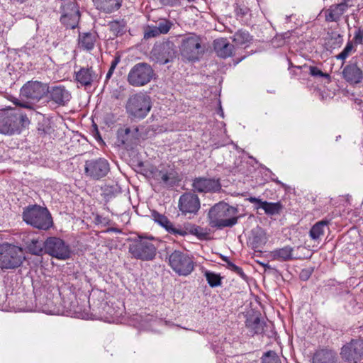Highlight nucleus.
<instances>
[{"label": "nucleus", "instance_id": "nucleus-49", "mask_svg": "<svg viewBox=\"0 0 363 363\" xmlns=\"http://www.w3.org/2000/svg\"><path fill=\"white\" fill-rule=\"evenodd\" d=\"M79 19L80 15H78V18H77L76 22L74 21V18L72 17V16L62 15L60 18V21L67 28L73 29L77 26Z\"/></svg>", "mask_w": 363, "mask_h": 363}, {"label": "nucleus", "instance_id": "nucleus-50", "mask_svg": "<svg viewBox=\"0 0 363 363\" xmlns=\"http://www.w3.org/2000/svg\"><path fill=\"white\" fill-rule=\"evenodd\" d=\"M352 50H354L353 43L352 41H348L343 50L336 56V58L344 62L350 55Z\"/></svg>", "mask_w": 363, "mask_h": 363}, {"label": "nucleus", "instance_id": "nucleus-20", "mask_svg": "<svg viewBox=\"0 0 363 363\" xmlns=\"http://www.w3.org/2000/svg\"><path fill=\"white\" fill-rule=\"evenodd\" d=\"M245 326L248 329L251 335L263 334L267 337H272L268 333V328H271L272 325L267 324L264 320H261L259 316L250 315L247 318Z\"/></svg>", "mask_w": 363, "mask_h": 363}, {"label": "nucleus", "instance_id": "nucleus-33", "mask_svg": "<svg viewBox=\"0 0 363 363\" xmlns=\"http://www.w3.org/2000/svg\"><path fill=\"white\" fill-rule=\"evenodd\" d=\"M78 302L76 295L73 293H69L67 296H63L61 301V305L63 307L62 313L66 315L71 316Z\"/></svg>", "mask_w": 363, "mask_h": 363}, {"label": "nucleus", "instance_id": "nucleus-2", "mask_svg": "<svg viewBox=\"0 0 363 363\" xmlns=\"http://www.w3.org/2000/svg\"><path fill=\"white\" fill-rule=\"evenodd\" d=\"M23 220L33 228L48 230L53 225L51 213L45 207L38 204L29 205L23 208Z\"/></svg>", "mask_w": 363, "mask_h": 363}, {"label": "nucleus", "instance_id": "nucleus-28", "mask_svg": "<svg viewBox=\"0 0 363 363\" xmlns=\"http://www.w3.org/2000/svg\"><path fill=\"white\" fill-rule=\"evenodd\" d=\"M313 363H337V354L332 350H320L314 354Z\"/></svg>", "mask_w": 363, "mask_h": 363}, {"label": "nucleus", "instance_id": "nucleus-38", "mask_svg": "<svg viewBox=\"0 0 363 363\" xmlns=\"http://www.w3.org/2000/svg\"><path fill=\"white\" fill-rule=\"evenodd\" d=\"M133 133L130 128H121L117 131V142L119 145H130L132 143Z\"/></svg>", "mask_w": 363, "mask_h": 363}, {"label": "nucleus", "instance_id": "nucleus-63", "mask_svg": "<svg viewBox=\"0 0 363 363\" xmlns=\"http://www.w3.org/2000/svg\"><path fill=\"white\" fill-rule=\"evenodd\" d=\"M226 268L231 270V269H233V267L235 266V264L233 262H232L230 259L228 260V262H226Z\"/></svg>", "mask_w": 363, "mask_h": 363}, {"label": "nucleus", "instance_id": "nucleus-48", "mask_svg": "<svg viewBox=\"0 0 363 363\" xmlns=\"http://www.w3.org/2000/svg\"><path fill=\"white\" fill-rule=\"evenodd\" d=\"M194 235H195L199 240H208L210 239V229L196 225V228H194Z\"/></svg>", "mask_w": 363, "mask_h": 363}, {"label": "nucleus", "instance_id": "nucleus-24", "mask_svg": "<svg viewBox=\"0 0 363 363\" xmlns=\"http://www.w3.org/2000/svg\"><path fill=\"white\" fill-rule=\"evenodd\" d=\"M98 38L99 35L96 32L79 33L77 39L78 48L89 52L95 48Z\"/></svg>", "mask_w": 363, "mask_h": 363}, {"label": "nucleus", "instance_id": "nucleus-7", "mask_svg": "<svg viewBox=\"0 0 363 363\" xmlns=\"http://www.w3.org/2000/svg\"><path fill=\"white\" fill-rule=\"evenodd\" d=\"M145 174L166 188L174 187L179 181L177 172L168 164H162L158 167L152 166L146 170Z\"/></svg>", "mask_w": 363, "mask_h": 363}, {"label": "nucleus", "instance_id": "nucleus-26", "mask_svg": "<svg viewBox=\"0 0 363 363\" xmlns=\"http://www.w3.org/2000/svg\"><path fill=\"white\" fill-rule=\"evenodd\" d=\"M95 9L101 13L110 14L117 11L122 6L123 0H91Z\"/></svg>", "mask_w": 363, "mask_h": 363}, {"label": "nucleus", "instance_id": "nucleus-9", "mask_svg": "<svg viewBox=\"0 0 363 363\" xmlns=\"http://www.w3.org/2000/svg\"><path fill=\"white\" fill-rule=\"evenodd\" d=\"M152 66L147 62H138L130 69L128 83L134 87H141L149 84L155 76Z\"/></svg>", "mask_w": 363, "mask_h": 363}, {"label": "nucleus", "instance_id": "nucleus-61", "mask_svg": "<svg viewBox=\"0 0 363 363\" xmlns=\"http://www.w3.org/2000/svg\"><path fill=\"white\" fill-rule=\"evenodd\" d=\"M226 268L231 270V269H233V267L235 266V264L233 262H232L230 259L228 260V262H226Z\"/></svg>", "mask_w": 363, "mask_h": 363}, {"label": "nucleus", "instance_id": "nucleus-41", "mask_svg": "<svg viewBox=\"0 0 363 363\" xmlns=\"http://www.w3.org/2000/svg\"><path fill=\"white\" fill-rule=\"evenodd\" d=\"M207 283L211 288H215L221 286L223 277L220 274L206 270L203 274Z\"/></svg>", "mask_w": 363, "mask_h": 363}, {"label": "nucleus", "instance_id": "nucleus-62", "mask_svg": "<svg viewBox=\"0 0 363 363\" xmlns=\"http://www.w3.org/2000/svg\"><path fill=\"white\" fill-rule=\"evenodd\" d=\"M226 268L231 270V269H233V267L235 266V264L233 262H232L230 259L228 260V262H226Z\"/></svg>", "mask_w": 363, "mask_h": 363}, {"label": "nucleus", "instance_id": "nucleus-16", "mask_svg": "<svg viewBox=\"0 0 363 363\" xmlns=\"http://www.w3.org/2000/svg\"><path fill=\"white\" fill-rule=\"evenodd\" d=\"M109 171L110 165L105 158L99 157L85 161V174L92 179L99 180L106 177Z\"/></svg>", "mask_w": 363, "mask_h": 363}, {"label": "nucleus", "instance_id": "nucleus-18", "mask_svg": "<svg viewBox=\"0 0 363 363\" xmlns=\"http://www.w3.org/2000/svg\"><path fill=\"white\" fill-rule=\"evenodd\" d=\"M192 191L196 193H215L221 189L219 179L196 177L192 179Z\"/></svg>", "mask_w": 363, "mask_h": 363}, {"label": "nucleus", "instance_id": "nucleus-52", "mask_svg": "<svg viewBox=\"0 0 363 363\" xmlns=\"http://www.w3.org/2000/svg\"><path fill=\"white\" fill-rule=\"evenodd\" d=\"M309 69V74L314 77H324L330 79V76L328 73L323 72L318 67L315 66H308Z\"/></svg>", "mask_w": 363, "mask_h": 363}, {"label": "nucleus", "instance_id": "nucleus-58", "mask_svg": "<svg viewBox=\"0 0 363 363\" xmlns=\"http://www.w3.org/2000/svg\"><path fill=\"white\" fill-rule=\"evenodd\" d=\"M94 136L97 140H102L99 131L97 128V125L96 124L94 125Z\"/></svg>", "mask_w": 363, "mask_h": 363}, {"label": "nucleus", "instance_id": "nucleus-23", "mask_svg": "<svg viewBox=\"0 0 363 363\" xmlns=\"http://www.w3.org/2000/svg\"><path fill=\"white\" fill-rule=\"evenodd\" d=\"M267 241V237L265 231L257 226L251 230L247 244L255 252H261Z\"/></svg>", "mask_w": 363, "mask_h": 363}, {"label": "nucleus", "instance_id": "nucleus-13", "mask_svg": "<svg viewBox=\"0 0 363 363\" xmlns=\"http://www.w3.org/2000/svg\"><path fill=\"white\" fill-rule=\"evenodd\" d=\"M200 208V199L194 192L186 191L179 196L178 201L179 215L191 219L198 214Z\"/></svg>", "mask_w": 363, "mask_h": 363}, {"label": "nucleus", "instance_id": "nucleus-29", "mask_svg": "<svg viewBox=\"0 0 363 363\" xmlns=\"http://www.w3.org/2000/svg\"><path fill=\"white\" fill-rule=\"evenodd\" d=\"M26 250L34 255H41L44 251V242L35 238H30L29 235L23 238Z\"/></svg>", "mask_w": 363, "mask_h": 363}, {"label": "nucleus", "instance_id": "nucleus-43", "mask_svg": "<svg viewBox=\"0 0 363 363\" xmlns=\"http://www.w3.org/2000/svg\"><path fill=\"white\" fill-rule=\"evenodd\" d=\"M53 130L52 121L49 118H43L38 124V131L41 135H50Z\"/></svg>", "mask_w": 363, "mask_h": 363}, {"label": "nucleus", "instance_id": "nucleus-53", "mask_svg": "<svg viewBox=\"0 0 363 363\" xmlns=\"http://www.w3.org/2000/svg\"><path fill=\"white\" fill-rule=\"evenodd\" d=\"M354 40L356 44H362L363 41V30L361 28L354 32Z\"/></svg>", "mask_w": 363, "mask_h": 363}, {"label": "nucleus", "instance_id": "nucleus-37", "mask_svg": "<svg viewBox=\"0 0 363 363\" xmlns=\"http://www.w3.org/2000/svg\"><path fill=\"white\" fill-rule=\"evenodd\" d=\"M252 40V36L247 31L239 30L233 35V41L237 45L248 47Z\"/></svg>", "mask_w": 363, "mask_h": 363}, {"label": "nucleus", "instance_id": "nucleus-40", "mask_svg": "<svg viewBox=\"0 0 363 363\" xmlns=\"http://www.w3.org/2000/svg\"><path fill=\"white\" fill-rule=\"evenodd\" d=\"M263 206L262 209L264 211V213L268 216H274L280 213L283 208V206L281 202H268L264 201V203H262Z\"/></svg>", "mask_w": 363, "mask_h": 363}, {"label": "nucleus", "instance_id": "nucleus-34", "mask_svg": "<svg viewBox=\"0 0 363 363\" xmlns=\"http://www.w3.org/2000/svg\"><path fill=\"white\" fill-rule=\"evenodd\" d=\"M152 220L159 224L160 226L164 228L169 233L173 234V230L175 226L169 220V218L163 214L160 213L157 211L154 210L151 213Z\"/></svg>", "mask_w": 363, "mask_h": 363}, {"label": "nucleus", "instance_id": "nucleus-15", "mask_svg": "<svg viewBox=\"0 0 363 363\" xmlns=\"http://www.w3.org/2000/svg\"><path fill=\"white\" fill-rule=\"evenodd\" d=\"M340 354L345 362H359L363 358V340L352 339L342 345Z\"/></svg>", "mask_w": 363, "mask_h": 363}, {"label": "nucleus", "instance_id": "nucleus-51", "mask_svg": "<svg viewBox=\"0 0 363 363\" xmlns=\"http://www.w3.org/2000/svg\"><path fill=\"white\" fill-rule=\"evenodd\" d=\"M160 35L156 26H147L144 30L143 38L145 40L156 38Z\"/></svg>", "mask_w": 363, "mask_h": 363}, {"label": "nucleus", "instance_id": "nucleus-17", "mask_svg": "<svg viewBox=\"0 0 363 363\" xmlns=\"http://www.w3.org/2000/svg\"><path fill=\"white\" fill-rule=\"evenodd\" d=\"M48 85L39 81H28L20 90V96L26 99L38 101L47 93Z\"/></svg>", "mask_w": 363, "mask_h": 363}, {"label": "nucleus", "instance_id": "nucleus-10", "mask_svg": "<svg viewBox=\"0 0 363 363\" xmlns=\"http://www.w3.org/2000/svg\"><path fill=\"white\" fill-rule=\"evenodd\" d=\"M176 56V46L169 40L156 42L150 52V57L152 61L162 65L172 62Z\"/></svg>", "mask_w": 363, "mask_h": 363}, {"label": "nucleus", "instance_id": "nucleus-31", "mask_svg": "<svg viewBox=\"0 0 363 363\" xmlns=\"http://www.w3.org/2000/svg\"><path fill=\"white\" fill-rule=\"evenodd\" d=\"M89 306L88 308L85 305H82L81 303L78 302L74 308L73 312L72 313L71 316L81 318V319H93L92 316V301L91 298H89Z\"/></svg>", "mask_w": 363, "mask_h": 363}, {"label": "nucleus", "instance_id": "nucleus-4", "mask_svg": "<svg viewBox=\"0 0 363 363\" xmlns=\"http://www.w3.org/2000/svg\"><path fill=\"white\" fill-rule=\"evenodd\" d=\"M151 108V97L143 92L130 96L125 104L126 113L132 120L140 121L145 118Z\"/></svg>", "mask_w": 363, "mask_h": 363}, {"label": "nucleus", "instance_id": "nucleus-35", "mask_svg": "<svg viewBox=\"0 0 363 363\" xmlns=\"http://www.w3.org/2000/svg\"><path fill=\"white\" fill-rule=\"evenodd\" d=\"M62 15L72 16L76 22L78 15H80L79 6L75 0L62 3L60 7Z\"/></svg>", "mask_w": 363, "mask_h": 363}, {"label": "nucleus", "instance_id": "nucleus-54", "mask_svg": "<svg viewBox=\"0 0 363 363\" xmlns=\"http://www.w3.org/2000/svg\"><path fill=\"white\" fill-rule=\"evenodd\" d=\"M160 3L164 6H177L181 4V0H160Z\"/></svg>", "mask_w": 363, "mask_h": 363}, {"label": "nucleus", "instance_id": "nucleus-21", "mask_svg": "<svg viewBox=\"0 0 363 363\" xmlns=\"http://www.w3.org/2000/svg\"><path fill=\"white\" fill-rule=\"evenodd\" d=\"M342 74L343 79L351 84H359L363 79V72L358 67L357 62L354 61V59L344 67Z\"/></svg>", "mask_w": 363, "mask_h": 363}, {"label": "nucleus", "instance_id": "nucleus-44", "mask_svg": "<svg viewBox=\"0 0 363 363\" xmlns=\"http://www.w3.org/2000/svg\"><path fill=\"white\" fill-rule=\"evenodd\" d=\"M121 192V187L118 184L106 185L103 189V193L106 198L110 199L116 196Z\"/></svg>", "mask_w": 363, "mask_h": 363}, {"label": "nucleus", "instance_id": "nucleus-27", "mask_svg": "<svg viewBox=\"0 0 363 363\" xmlns=\"http://www.w3.org/2000/svg\"><path fill=\"white\" fill-rule=\"evenodd\" d=\"M213 46L217 55L221 58L225 59L233 55L234 46L226 38L215 40Z\"/></svg>", "mask_w": 363, "mask_h": 363}, {"label": "nucleus", "instance_id": "nucleus-45", "mask_svg": "<svg viewBox=\"0 0 363 363\" xmlns=\"http://www.w3.org/2000/svg\"><path fill=\"white\" fill-rule=\"evenodd\" d=\"M235 14L237 19L243 21V19L250 13V9L244 4H235Z\"/></svg>", "mask_w": 363, "mask_h": 363}, {"label": "nucleus", "instance_id": "nucleus-57", "mask_svg": "<svg viewBox=\"0 0 363 363\" xmlns=\"http://www.w3.org/2000/svg\"><path fill=\"white\" fill-rule=\"evenodd\" d=\"M121 59V55L118 53H116L113 57V60H112V62L111 63L110 68L115 69L116 67H117V65L120 63Z\"/></svg>", "mask_w": 363, "mask_h": 363}, {"label": "nucleus", "instance_id": "nucleus-46", "mask_svg": "<svg viewBox=\"0 0 363 363\" xmlns=\"http://www.w3.org/2000/svg\"><path fill=\"white\" fill-rule=\"evenodd\" d=\"M172 26L173 23L171 21L167 18H162L159 21L156 27L158 31L160 32V35H164L169 33Z\"/></svg>", "mask_w": 363, "mask_h": 363}, {"label": "nucleus", "instance_id": "nucleus-30", "mask_svg": "<svg viewBox=\"0 0 363 363\" xmlns=\"http://www.w3.org/2000/svg\"><path fill=\"white\" fill-rule=\"evenodd\" d=\"M293 252L294 248L289 245H286L272 250L271 252V257L274 260L286 262L295 259Z\"/></svg>", "mask_w": 363, "mask_h": 363}, {"label": "nucleus", "instance_id": "nucleus-59", "mask_svg": "<svg viewBox=\"0 0 363 363\" xmlns=\"http://www.w3.org/2000/svg\"><path fill=\"white\" fill-rule=\"evenodd\" d=\"M262 203H264V201H262L260 199L258 198L257 199V201H256L255 204V208L256 209H259V208H262V206H263V204Z\"/></svg>", "mask_w": 363, "mask_h": 363}, {"label": "nucleus", "instance_id": "nucleus-11", "mask_svg": "<svg viewBox=\"0 0 363 363\" xmlns=\"http://www.w3.org/2000/svg\"><path fill=\"white\" fill-rule=\"evenodd\" d=\"M28 121L26 116L14 112L0 113V134L11 135L21 132V125L24 121Z\"/></svg>", "mask_w": 363, "mask_h": 363}, {"label": "nucleus", "instance_id": "nucleus-64", "mask_svg": "<svg viewBox=\"0 0 363 363\" xmlns=\"http://www.w3.org/2000/svg\"><path fill=\"white\" fill-rule=\"evenodd\" d=\"M271 179H272V180L273 182H275V183H277V184H279V185H281V186H285V184H284V183H282L280 180H279V179H278V178H277V177H276V178H274V177H272Z\"/></svg>", "mask_w": 363, "mask_h": 363}, {"label": "nucleus", "instance_id": "nucleus-8", "mask_svg": "<svg viewBox=\"0 0 363 363\" xmlns=\"http://www.w3.org/2000/svg\"><path fill=\"white\" fill-rule=\"evenodd\" d=\"M168 264L179 276L186 277L194 269V258L180 250H174L168 256Z\"/></svg>", "mask_w": 363, "mask_h": 363}, {"label": "nucleus", "instance_id": "nucleus-55", "mask_svg": "<svg viewBox=\"0 0 363 363\" xmlns=\"http://www.w3.org/2000/svg\"><path fill=\"white\" fill-rule=\"evenodd\" d=\"M232 272L237 274L238 276H240L242 279L244 280H247V277L243 272L242 269L237 265L235 264V266L231 269Z\"/></svg>", "mask_w": 363, "mask_h": 363}, {"label": "nucleus", "instance_id": "nucleus-14", "mask_svg": "<svg viewBox=\"0 0 363 363\" xmlns=\"http://www.w3.org/2000/svg\"><path fill=\"white\" fill-rule=\"evenodd\" d=\"M44 252L60 260H66L72 255L69 245L62 239L57 237H49L45 240Z\"/></svg>", "mask_w": 363, "mask_h": 363}, {"label": "nucleus", "instance_id": "nucleus-25", "mask_svg": "<svg viewBox=\"0 0 363 363\" xmlns=\"http://www.w3.org/2000/svg\"><path fill=\"white\" fill-rule=\"evenodd\" d=\"M75 80L82 86H91L96 79L97 74L92 67H80L78 71L74 72Z\"/></svg>", "mask_w": 363, "mask_h": 363}, {"label": "nucleus", "instance_id": "nucleus-1", "mask_svg": "<svg viewBox=\"0 0 363 363\" xmlns=\"http://www.w3.org/2000/svg\"><path fill=\"white\" fill-rule=\"evenodd\" d=\"M237 208L226 203L219 202L212 206L208 213V224L211 228L222 230L234 226L238 220Z\"/></svg>", "mask_w": 363, "mask_h": 363}, {"label": "nucleus", "instance_id": "nucleus-6", "mask_svg": "<svg viewBox=\"0 0 363 363\" xmlns=\"http://www.w3.org/2000/svg\"><path fill=\"white\" fill-rule=\"evenodd\" d=\"M128 252L132 258L151 261L157 255V247L152 242V238L138 236L129 244Z\"/></svg>", "mask_w": 363, "mask_h": 363}, {"label": "nucleus", "instance_id": "nucleus-56", "mask_svg": "<svg viewBox=\"0 0 363 363\" xmlns=\"http://www.w3.org/2000/svg\"><path fill=\"white\" fill-rule=\"evenodd\" d=\"M287 61H288V64H289L288 69H289L291 75H294L293 69H296L297 70H301L303 67H304V68L307 67V65H304L303 66L294 65V64L292 63L291 60L289 58H287Z\"/></svg>", "mask_w": 363, "mask_h": 363}, {"label": "nucleus", "instance_id": "nucleus-42", "mask_svg": "<svg viewBox=\"0 0 363 363\" xmlns=\"http://www.w3.org/2000/svg\"><path fill=\"white\" fill-rule=\"evenodd\" d=\"M195 224L191 223H186L183 226L178 225L175 226L174 230H173L174 235H180V236H186L189 234L193 235L194 234V228H196Z\"/></svg>", "mask_w": 363, "mask_h": 363}, {"label": "nucleus", "instance_id": "nucleus-5", "mask_svg": "<svg viewBox=\"0 0 363 363\" xmlns=\"http://www.w3.org/2000/svg\"><path fill=\"white\" fill-rule=\"evenodd\" d=\"M182 57L189 62H197L205 52L202 38L195 33L186 35L179 47Z\"/></svg>", "mask_w": 363, "mask_h": 363}, {"label": "nucleus", "instance_id": "nucleus-60", "mask_svg": "<svg viewBox=\"0 0 363 363\" xmlns=\"http://www.w3.org/2000/svg\"><path fill=\"white\" fill-rule=\"evenodd\" d=\"M114 69H112V68H110L109 67V69L108 71V72L106 73V80H108L113 75V72H114Z\"/></svg>", "mask_w": 363, "mask_h": 363}, {"label": "nucleus", "instance_id": "nucleus-47", "mask_svg": "<svg viewBox=\"0 0 363 363\" xmlns=\"http://www.w3.org/2000/svg\"><path fill=\"white\" fill-rule=\"evenodd\" d=\"M261 363H281L280 359L274 351L269 350L261 357Z\"/></svg>", "mask_w": 363, "mask_h": 363}, {"label": "nucleus", "instance_id": "nucleus-19", "mask_svg": "<svg viewBox=\"0 0 363 363\" xmlns=\"http://www.w3.org/2000/svg\"><path fill=\"white\" fill-rule=\"evenodd\" d=\"M354 6L352 0H341L338 4H332L323 11L325 20L328 23L338 22L349 8Z\"/></svg>", "mask_w": 363, "mask_h": 363}, {"label": "nucleus", "instance_id": "nucleus-32", "mask_svg": "<svg viewBox=\"0 0 363 363\" xmlns=\"http://www.w3.org/2000/svg\"><path fill=\"white\" fill-rule=\"evenodd\" d=\"M342 43V35L335 31L328 33V35L325 38V47L328 50H332L340 48Z\"/></svg>", "mask_w": 363, "mask_h": 363}, {"label": "nucleus", "instance_id": "nucleus-36", "mask_svg": "<svg viewBox=\"0 0 363 363\" xmlns=\"http://www.w3.org/2000/svg\"><path fill=\"white\" fill-rule=\"evenodd\" d=\"M328 220H323L314 224L309 231L311 238L315 241L320 240V237L323 235L325 228L328 225Z\"/></svg>", "mask_w": 363, "mask_h": 363}, {"label": "nucleus", "instance_id": "nucleus-12", "mask_svg": "<svg viewBox=\"0 0 363 363\" xmlns=\"http://www.w3.org/2000/svg\"><path fill=\"white\" fill-rule=\"evenodd\" d=\"M21 248L8 243L0 245V267L1 269H15L23 261Z\"/></svg>", "mask_w": 363, "mask_h": 363}, {"label": "nucleus", "instance_id": "nucleus-3", "mask_svg": "<svg viewBox=\"0 0 363 363\" xmlns=\"http://www.w3.org/2000/svg\"><path fill=\"white\" fill-rule=\"evenodd\" d=\"M92 316L93 319L104 320L107 322L113 320L118 318L121 313L119 308H115L113 304H109L107 294L104 291H99L91 296Z\"/></svg>", "mask_w": 363, "mask_h": 363}, {"label": "nucleus", "instance_id": "nucleus-39", "mask_svg": "<svg viewBox=\"0 0 363 363\" xmlns=\"http://www.w3.org/2000/svg\"><path fill=\"white\" fill-rule=\"evenodd\" d=\"M108 26L115 35H123L126 32L127 23L124 19L113 20L109 22Z\"/></svg>", "mask_w": 363, "mask_h": 363}, {"label": "nucleus", "instance_id": "nucleus-22", "mask_svg": "<svg viewBox=\"0 0 363 363\" xmlns=\"http://www.w3.org/2000/svg\"><path fill=\"white\" fill-rule=\"evenodd\" d=\"M47 93L50 100L58 106H65L71 99L70 92L62 85L48 86Z\"/></svg>", "mask_w": 363, "mask_h": 363}]
</instances>
